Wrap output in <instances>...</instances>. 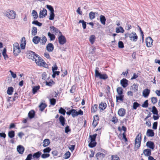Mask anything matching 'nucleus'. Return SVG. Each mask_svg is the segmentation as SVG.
Returning <instances> with one entry per match:
<instances>
[{
    "instance_id": "f257e3e1",
    "label": "nucleus",
    "mask_w": 160,
    "mask_h": 160,
    "mask_svg": "<svg viewBox=\"0 0 160 160\" xmlns=\"http://www.w3.org/2000/svg\"><path fill=\"white\" fill-rule=\"evenodd\" d=\"M28 54V58L29 59L35 61L37 65L40 66H44L46 64L43 59L38 55L31 51H29L27 52Z\"/></svg>"
},
{
    "instance_id": "f03ea898",
    "label": "nucleus",
    "mask_w": 160,
    "mask_h": 160,
    "mask_svg": "<svg viewBox=\"0 0 160 160\" xmlns=\"http://www.w3.org/2000/svg\"><path fill=\"white\" fill-rule=\"evenodd\" d=\"M4 16L8 18L14 19L15 18L16 12L12 10L8 9L4 13Z\"/></svg>"
},
{
    "instance_id": "7ed1b4c3",
    "label": "nucleus",
    "mask_w": 160,
    "mask_h": 160,
    "mask_svg": "<svg viewBox=\"0 0 160 160\" xmlns=\"http://www.w3.org/2000/svg\"><path fill=\"white\" fill-rule=\"evenodd\" d=\"M99 68L98 67L96 68L95 71V76L97 78H99L100 79L105 80L108 78V76L106 74H101L98 70Z\"/></svg>"
},
{
    "instance_id": "20e7f679",
    "label": "nucleus",
    "mask_w": 160,
    "mask_h": 160,
    "mask_svg": "<svg viewBox=\"0 0 160 160\" xmlns=\"http://www.w3.org/2000/svg\"><path fill=\"white\" fill-rule=\"evenodd\" d=\"M71 112L72 116L73 118L78 116L79 115H82L83 114V112L81 109L79 110V111L77 112L76 110L72 109Z\"/></svg>"
},
{
    "instance_id": "39448f33",
    "label": "nucleus",
    "mask_w": 160,
    "mask_h": 160,
    "mask_svg": "<svg viewBox=\"0 0 160 160\" xmlns=\"http://www.w3.org/2000/svg\"><path fill=\"white\" fill-rule=\"evenodd\" d=\"M58 42L59 44L61 45L64 44L66 42V40L65 37L63 36L62 34H61L58 37Z\"/></svg>"
},
{
    "instance_id": "423d86ee",
    "label": "nucleus",
    "mask_w": 160,
    "mask_h": 160,
    "mask_svg": "<svg viewBox=\"0 0 160 160\" xmlns=\"http://www.w3.org/2000/svg\"><path fill=\"white\" fill-rule=\"evenodd\" d=\"M130 38L131 40L136 42L138 38V37L135 32H132L130 33Z\"/></svg>"
},
{
    "instance_id": "0eeeda50",
    "label": "nucleus",
    "mask_w": 160,
    "mask_h": 160,
    "mask_svg": "<svg viewBox=\"0 0 160 160\" xmlns=\"http://www.w3.org/2000/svg\"><path fill=\"white\" fill-rule=\"evenodd\" d=\"M47 15V10L46 9L43 8L42 10H40L39 14V17L40 18H42L46 17Z\"/></svg>"
},
{
    "instance_id": "6e6552de",
    "label": "nucleus",
    "mask_w": 160,
    "mask_h": 160,
    "mask_svg": "<svg viewBox=\"0 0 160 160\" xmlns=\"http://www.w3.org/2000/svg\"><path fill=\"white\" fill-rule=\"evenodd\" d=\"M146 45L148 47H151L152 45L153 42V40L151 37H148L146 40Z\"/></svg>"
},
{
    "instance_id": "1a4fd4ad",
    "label": "nucleus",
    "mask_w": 160,
    "mask_h": 160,
    "mask_svg": "<svg viewBox=\"0 0 160 160\" xmlns=\"http://www.w3.org/2000/svg\"><path fill=\"white\" fill-rule=\"evenodd\" d=\"M120 84L123 88H125L128 85V80L125 78H123L121 80Z\"/></svg>"
},
{
    "instance_id": "9d476101",
    "label": "nucleus",
    "mask_w": 160,
    "mask_h": 160,
    "mask_svg": "<svg viewBox=\"0 0 160 160\" xmlns=\"http://www.w3.org/2000/svg\"><path fill=\"white\" fill-rule=\"evenodd\" d=\"M126 113V110L123 108H121L119 109L118 111V115L121 117L124 116Z\"/></svg>"
},
{
    "instance_id": "9b49d317",
    "label": "nucleus",
    "mask_w": 160,
    "mask_h": 160,
    "mask_svg": "<svg viewBox=\"0 0 160 160\" xmlns=\"http://www.w3.org/2000/svg\"><path fill=\"white\" fill-rule=\"evenodd\" d=\"M50 29L52 33L55 32L56 33H59V34H61L62 33L60 31L58 28L54 27L53 26L50 27Z\"/></svg>"
},
{
    "instance_id": "f8f14e48",
    "label": "nucleus",
    "mask_w": 160,
    "mask_h": 160,
    "mask_svg": "<svg viewBox=\"0 0 160 160\" xmlns=\"http://www.w3.org/2000/svg\"><path fill=\"white\" fill-rule=\"evenodd\" d=\"M17 150L19 153L22 154L24 151V148L22 146L19 145L17 147Z\"/></svg>"
},
{
    "instance_id": "ddd939ff",
    "label": "nucleus",
    "mask_w": 160,
    "mask_h": 160,
    "mask_svg": "<svg viewBox=\"0 0 160 160\" xmlns=\"http://www.w3.org/2000/svg\"><path fill=\"white\" fill-rule=\"evenodd\" d=\"M146 146L150 148L153 150L154 148L155 145L153 142L148 141L146 143Z\"/></svg>"
},
{
    "instance_id": "4468645a",
    "label": "nucleus",
    "mask_w": 160,
    "mask_h": 160,
    "mask_svg": "<svg viewBox=\"0 0 160 160\" xmlns=\"http://www.w3.org/2000/svg\"><path fill=\"white\" fill-rule=\"evenodd\" d=\"M26 44L25 38L23 37L22 39V41L20 44V46L22 49H24L25 48Z\"/></svg>"
},
{
    "instance_id": "2eb2a0df",
    "label": "nucleus",
    "mask_w": 160,
    "mask_h": 160,
    "mask_svg": "<svg viewBox=\"0 0 160 160\" xmlns=\"http://www.w3.org/2000/svg\"><path fill=\"white\" fill-rule=\"evenodd\" d=\"M146 135L148 137H152L154 136V133L153 130L150 129H148L147 131Z\"/></svg>"
},
{
    "instance_id": "dca6fc26",
    "label": "nucleus",
    "mask_w": 160,
    "mask_h": 160,
    "mask_svg": "<svg viewBox=\"0 0 160 160\" xmlns=\"http://www.w3.org/2000/svg\"><path fill=\"white\" fill-rule=\"evenodd\" d=\"M59 120L60 124L63 126H64L66 121L64 117L62 116H60L59 118Z\"/></svg>"
},
{
    "instance_id": "f3484780",
    "label": "nucleus",
    "mask_w": 160,
    "mask_h": 160,
    "mask_svg": "<svg viewBox=\"0 0 160 160\" xmlns=\"http://www.w3.org/2000/svg\"><path fill=\"white\" fill-rule=\"evenodd\" d=\"M143 153L145 156L148 157L151 155V150L148 149H144L143 151Z\"/></svg>"
},
{
    "instance_id": "a211bd4d",
    "label": "nucleus",
    "mask_w": 160,
    "mask_h": 160,
    "mask_svg": "<svg viewBox=\"0 0 160 160\" xmlns=\"http://www.w3.org/2000/svg\"><path fill=\"white\" fill-rule=\"evenodd\" d=\"M41 38L38 36H36L33 38L32 41L35 44H38L40 41Z\"/></svg>"
},
{
    "instance_id": "6ab92c4d",
    "label": "nucleus",
    "mask_w": 160,
    "mask_h": 160,
    "mask_svg": "<svg viewBox=\"0 0 160 160\" xmlns=\"http://www.w3.org/2000/svg\"><path fill=\"white\" fill-rule=\"evenodd\" d=\"M42 153L40 151H38L36 153H34L32 157L33 159H38V158L41 155Z\"/></svg>"
},
{
    "instance_id": "aec40b11",
    "label": "nucleus",
    "mask_w": 160,
    "mask_h": 160,
    "mask_svg": "<svg viewBox=\"0 0 160 160\" xmlns=\"http://www.w3.org/2000/svg\"><path fill=\"white\" fill-rule=\"evenodd\" d=\"M47 49L49 52H52L53 51L54 48V46L53 44L52 43H49L47 45Z\"/></svg>"
},
{
    "instance_id": "412c9836",
    "label": "nucleus",
    "mask_w": 160,
    "mask_h": 160,
    "mask_svg": "<svg viewBox=\"0 0 160 160\" xmlns=\"http://www.w3.org/2000/svg\"><path fill=\"white\" fill-rule=\"evenodd\" d=\"M150 92V90L148 89H145L143 92V96L145 98L147 97Z\"/></svg>"
},
{
    "instance_id": "4be33fe9",
    "label": "nucleus",
    "mask_w": 160,
    "mask_h": 160,
    "mask_svg": "<svg viewBox=\"0 0 160 160\" xmlns=\"http://www.w3.org/2000/svg\"><path fill=\"white\" fill-rule=\"evenodd\" d=\"M21 52L20 47L18 48H13V53L15 56H17Z\"/></svg>"
},
{
    "instance_id": "5701e85b",
    "label": "nucleus",
    "mask_w": 160,
    "mask_h": 160,
    "mask_svg": "<svg viewBox=\"0 0 160 160\" xmlns=\"http://www.w3.org/2000/svg\"><path fill=\"white\" fill-rule=\"evenodd\" d=\"M95 156L97 159H99L104 158L105 157V155L104 154L99 152L97 153Z\"/></svg>"
},
{
    "instance_id": "b1692460",
    "label": "nucleus",
    "mask_w": 160,
    "mask_h": 160,
    "mask_svg": "<svg viewBox=\"0 0 160 160\" xmlns=\"http://www.w3.org/2000/svg\"><path fill=\"white\" fill-rule=\"evenodd\" d=\"M107 105L106 103L102 102L99 105V108L102 110H104L107 107Z\"/></svg>"
},
{
    "instance_id": "393cba45",
    "label": "nucleus",
    "mask_w": 160,
    "mask_h": 160,
    "mask_svg": "<svg viewBox=\"0 0 160 160\" xmlns=\"http://www.w3.org/2000/svg\"><path fill=\"white\" fill-rule=\"evenodd\" d=\"M141 134L139 133L136 137L135 140V143L141 142Z\"/></svg>"
},
{
    "instance_id": "a878e982",
    "label": "nucleus",
    "mask_w": 160,
    "mask_h": 160,
    "mask_svg": "<svg viewBox=\"0 0 160 160\" xmlns=\"http://www.w3.org/2000/svg\"><path fill=\"white\" fill-rule=\"evenodd\" d=\"M40 88L39 85L36 86L32 88V92L33 94H35Z\"/></svg>"
},
{
    "instance_id": "bb28decb",
    "label": "nucleus",
    "mask_w": 160,
    "mask_h": 160,
    "mask_svg": "<svg viewBox=\"0 0 160 160\" xmlns=\"http://www.w3.org/2000/svg\"><path fill=\"white\" fill-rule=\"evenodd\" d=\"M50 140L48 139H45L43 142V146L44 147H45L48 146L50 144Z\"/></svg>"
},
{
    "instance_id": "cd10ccee",
    "label": "nucleus",
    "mask_w": 160,
    "mask_h": 160,
    "mask_svg": "<svg viewBox=\"0 0 160 160\" xmlns=\"http://www.w3.org/2000/svg\"><path fill=\"white\" fill-rule=\"evenodd\" d=\"M14 91V88L12 87H10L8 88L7 90V93L9 95H11Z\"/></svg>"
},
{
    "instance_id": "c85d7f7f",
    "label": "nucleus",
    "mask_w": 160,
    "mask_h": 160,
    "mask_svg": "<svg viewBox=\"0 0 160 160\" xmlns=\"http://www.w3.org/2000/svg\"><path fill=\"white\" fill-rule=\"evenodd\" d=\"M124 32V30L122 27L120 26L118 27H117L116 28V32L117 33H123Z\"/></svg>"
},
{
    "instance_id": "c756f323",
    "label": "nucleus",
    "mask_w": 160,
    "mask_h": 160,
    "mask_svg": "<svg viewBox=\"0 0 160 160\" xmlns=\"http://www.w3.org/2000/svg\"><path fill=\"white\" fill-rule=\"evenodd\" d=\"M35 114V112L34 110H31L28 113V116L29 118L31 119L34 118Z\"/></svg>"
},
{
    "instance_id": "7c9ffc66",
    "label": "nucleus",
    "mask_w": 160,
    "mask_h": 160,
    "mask_svg": "<svg viewBox=\"0 0 160 160\" xmlns=\"http://www.w3.org/2000/svg\"><path fill=\"white\" fill-rule=\"evenodd\" d=\"M42 39L40 40V43L42 45H44L47 41L46 37L44 36H42Z\"/></svg>"
},
{
    "instance_id": "2f4dec72",
    "label": "nucleus",
    "mask_w": 160,
    "mask_h": 160,
    "mask_svg": "<svg viewBox=\"0 0 160 160\" xmlns=\"http://www.w3.org/2000/svg\"><path fill=\"white\" fill-rule=\"evenodd\" d=\"M98 105L96 104L92 106L91 108L92 112H96L98 109Z\"/></svg>"
},
{
    "instance_id": "473e14b6",
    "label": "nucleus",
    "mask_w": 160,
    "mask_h": 160,
    "mask_svg": "<svg viewBox=\"0 0 160 160\" xmlns=\"http://www.w3.org/2000/svg\"><path fill=\"white\" fill-rule=\"evenodd\" d=\"M100 17V21L101 23L102 24H103V25H105V21L106 20L105 17L104 16L102 15H101Z\"/></svg>"
},
{
    "instance_id": "72a5a7b5",
    "label": "nucleus",
    "mask_w": 160,
    "mask_h": 160,
    "mask_svg": "<svg viewBox=\"0 0 160 160\" xmlns=\"http://www.w3.org/2000/svg\"><path fill=\"white\" fill-rule=\"evenodd\" d=\"M7 52V49L6 48H4L2 52V55L3 56L4 59H6V58H8V55L6 54Z\"/></svg>"
},
{
    "instance_id": "f704fd0d",
    "label": "nucleus",
    "mask_w": 160,
    "mask_h": 160,
    "mask_svg": "<svg viewBox=\"0 0 160 160\" xmlns=\"http://www.w3.org/2000/svg\"><path fill=\"white\" fill-rule=\"evenodd\" d=\"M48 35L50 38V40L53 41L55 40V36L53 34L51 33L50 32H49L48 33Z\"/></svg>"
},
{
    "instance_id": "c9c22d12",
    "label": "nucleus",
    "mask_w": 160,
    "mask_h": 160,
    "mask_svg": "<svg viewBox=\"0 0 160 160\" xmlns=\"http://www.w3.org/2000/svg\"><path fill=\"white\" fill-rule=\"evenodd\" d=\"M47 106V105L45 103H42L39 106L40 110L41 111H43Z\"/></svg>"
},
{
    "instance_id": "e433bc0d",
    "label": "nucleus",
    "mask_w": 160,
    "mask_h": 160,
    "mask_svg": "<svg viewBox=\"0 0 160 160\" xmlns=\"http://www.w3.org/2000/svg\"><path fill=\"white\" fill-rule=\"evenodd\" d=\"M123 89L121 87H118L117 89V91L119 95H122Z\"/></svg>"
},
{
    "instance_id": "4c0bfd02",
    "label": "nucleus",
    "mask_w": 160,
    "mask_h": 160,
    "mask_svg": "<svg viewBox=\"0 0 160 160\" xmlns=\"http://www.w3.org/2000/svg\"><path fill=\"white\" fill-rule=\"evenodd\" d=\"M8 137L10 138H13L15 136V132L14 131L12 130L8 132Z\"/></svg>"
},
{
    "instance_id": "58836bf2",
    "label": "nucleus",
    "mask_w": 160,
    "mask_h": 160,
    "mask_svg": "<svg viewBox=\"0 0 160 160\" xmlns=\"http://www.w3.org/2000/svg\"><path fill=\"white\" fill-rule=\"evenodd\" d=\"M96 13V12H91L89 13V18L90 19H93L95 18V14Z\"/></svg>"
},
{
    "instance_id": "ea45409f",
    "label": "nucleus",
    "mask_w": 160,
    "mask_h": 160,
    "mask_svg": "<svg viewBox=\"0 0 160 160\" xmlns=\"http://www.w3.org/2000/svg\"><path fill=\"white\" fill-rule=\"evenodd\" d=\"M37 29L36 27H33L32 30V35L35 36L37 34Z\"/></svg>"
},
{
    "instance_id": "a19ab883",
    "label": "nucleus",
    "mask_w": 160,
    "mask_h": 160,
    "mask_svg": "<svg viewBox=\"0 0 160 160\" xmlns=\"http://www.w3.org/2000/svg\"><path fill=\"white\" fill-rule=\"evenodd\" d=\"M124 96L122 95H119V96H116V101L118 102V100L122 102L123 100Z\"/></svg>"
},
{
    "instance_id": "79ce46f5",
    "label": "nucleus",
    "mask_w": 160,
    "mask_h": 160,
    "mask_svg": "<svg viewBox=\"0 0 160 160\" xmlns=\"http://www.w3.org/2000/svg\"><path fill=\"white\" fill-rule=\"evenodd\" d=\"M32 14L34 19H36L38 17V14L37 12L35 10H33L32 11Z\"/></svg>"
},
{
    "instance_id": "37998d69",
    "label": "nucleus",
    "mask_w": 160,
    "mask_h": 160,
    "mask_svg": "<svg viewBox=\"0 0 160 160\" xmlns=\"http://www.w3.org/2000/svg\"><path fill=\"white\" fill-rule=\"evenodd\" d=\"M152 112L155 115H158V111L156 107L154 106H153L152 107Z\"/></svg>"
},
{
    "instance_id": "c03bdc74",
    "label": "nucleus",
    "mask_w": 160,
    "mask_h": 160,
    "mask_svg": "<svg viewBox=\"0 0 160 160\" xmlns=\"http://www.w3.org/2000/svg\"><path fill=\"white\" fill-rule=\"evenodd\" d=\"M95 37L94 35H92L89 38V41L92 44H93L95 41Z\"/></svg>"
},
{
    "instance_id": "a18cd8bd",
    "label": "nucleus",
    "mask_w": 160,
    "mask_h": 160,
    "mask_svg": "<svg viewBox=\"0 0 160 160\" xmlns=\"http://www.w3.org/2000/svg\"><path fill=\"white\" fill-rule=\"evenodd\" d=\"M97 143L95 141H91V142L88 144L89 146L91 148H92L95 147Z\"/></svg>"
},
{
    "instance_id": "49530a36",
    "label": "nucleus",
    "mask_w": 160,
    "mask_h": 160,
    "mask_svg": "<svg viewBox=\"0 0 160 160\" xmlns=\"http://www.w3.org/2000/svg\"><path fill=\"white\" fill-rule=\"evenodd\" d=\"M59 112L63 115H65L66 112V110L63 108L61 107L59 110Z\"/></svg>"
},
{
    "instance_id": "de8ad7c7",
    "label": "nucleus",
    "mask_w": 160,
    "mask_h": 160,
    "mask_svg": "<svg viewBox=\"0 0 160 160\" xmlns=\"http://www.w3.org/2000/svg\"><path fill=\"white\" fill-rule=\"evenodd\" d=\"M82 23V27L84 29H85L86 27V22L83 20H80L79 23Z\"/></svg>"
},
{
    "instance_id": "09e8293b",
    "label": "nucleus",
    "mask_w": 160,
    "mask_h": 160,
    "mask_svg": "<svg viewBox=\"0 0 160 160\" xmlns=\"http://www.w3.org/2000/svg\"><path fill=\"white\" fill-rule=\"evenodd\" d=\"M32 23L33 24H35V25H37L39 27L41 26L42 24L39 22L37 20H34L32 22Z\"/></svg>"
},
{
    "instance_id": "8fccbe9b",
    "label": "nucleus",
    "mask_w": 160,
    "mask_h": 160,
    "mask_svg": "<svg viewBox=\"0 0 160 160\" xmlns=\"http://www.w3.org/2000/svg\"><path fill=\"white\" fill-rule=\"evenodd\" d=\"M140 104L137 102H134L133 105V109L135 110L139 106Z\"/></svg>"
},
{
    "instance_id": "3c124183",
    "label": "nucleus",
    "mask_w": 160,
    "mask_h": 160,
    "mask_svg": "<svg viewBox=\"0 0 160 160\" xmlns=\"http://www.w3.org/2000/svg\"><path fill=\"white\" fill-rule=\"evenodd\" d=\"M97 134H95L92 135H90L89 137L90 138L91 141H95Z\"/></svg>"
},
{
    "instance_id": "603ef678",
    "label": "nucleus",
    "mask_w": 160,
    "mask_h": 160,
    "mask_svg": "<svg viewBox=\"0 0 160 160\" xmlns=\"http://www.w3.org/2000/svg\"><path fill=\"white\" fill-rule=\"evenodd\" d=\"M50 16L49 18V19L50 20H53L54 19V18L55 17V14L54 13V12H50Z\"/></svg>"
},
{
    "instance_id": "864d4df0",
    "label": "nucleus",
    "mask_w": 160,
    "mask_h": 160,
    "mask_svg": "<svg viewBox=\"0 0 160 160\" xmlns=\"http://www.w3.org/2000/svg\"><path fill=\"white\" fill-rule=\"evenodd\" d=\"M70 152L69 151H68L64 155V158L65 159H68L70 157Z\"/></svg>"
},
{
    "instance_id": "5fc2aeb1",
    "label": "nucleus",
    "mask_w": 160,
    "mask_h": 160,
    "mask_svg": "<svg viewBox=\"0 0 160 160\" xmlns=\"http://www.w3.org/2000/svg\"><path fill=\"white\" fill-rule=\"evenodd\" d=\"M46 6L47 8L50 11V12H54L53 8L52 6L47 5Z\"/></svg>"
},
{
    "instance_id": "6e6d98bb",
    "label": "nucleus",
    "mask_w": 160,
    "mask_h": 160,
    "mask_svg": "<svg viewBox=\"0 0 160 160\" xmlns=\"http://www.w3.org/2000/svg\"><path fill=\"white\" fill-rule=\"evenodd\" d=\"M50 104L52 105H55L56 103V99L54 98H51L49 100Z\"/></svg>"
},
{
    "instance_id": "4d7b16f0",
    "label": "nucleus",
    "mask_w": 160,
    "mask_h": 160,
    "mask_svg": "<svg viewBox=\"0 0 160 160\" xmlns=\"http://www.w3.org/2000/svg\"><path fill=\"white\" fill-rule=\"evenodd\" d=\"M76 87L75 85H73L70 89V92L72 93H74L76 91Z\"/></svg>"
},
{
    "instance_id": "13d9d810",
    "label": "nucleus",
    "mask_w": 160,
    "mask_h": 160,
    "mask_svg": "<svg viewBox=\"0 0 160 160\" xmlns=\"http://www.w3.org/2000/svg\"><path fill=\"white\" fill-rule=\"evenodd\" d=\"M111 158V160H120L119 157L116 155H112Z\"/></svg>"
},
{
    "instance_id": "bf43d9fd",
    "label": "nucleus",
    "mask_w": 160,
    "mask_h": 160,
    "mask_svg": "<svg viewBox=\"0 0 160 160\" xmlns=\"http://www.w3.org/2000/svg\"><path fill=\"white\" fill-rule=\"evenodd\" d=\"M148 100H146L142 105V106L143 108H146L148 107Z\"/></svg>"
},
{
    "instance_id": "052dcab7",
    "label": "nucleus",
    "mask_w": 160,
    "mask_h": 160,
    "mask_svg": "<svg viewBox=\"0 0 160 160\" xmlns=\"http://www.w3.org/2000/svg\"><path fill=\"white\" fill-rule=\"evenodd\" d=\"M134 92H136L138 90V85L137 84H134L132 86Z\"/></svg>"
},
{
    "instance_id": "680f3d73",
    "label": "nucleus",
    "mask_w": 160,
    "mask_h": 160,
    "mask_svg": "<svg viewBox=\"0 0 160 160\" xmlns=\"http://www.w3.org/2000/svg\"><path fill=\"white\" fill-rule=\"evenodd\" d=\"M152 102L153 104H155L157 102V98L153 97L151 98Z\"/></svg>"
},
{
    "instance_id": "e2e57ef3",
    "label": "nucleus",
    "mask_w": 160,
    "mask_h": 160,
    "mask_svg": "<svg viewBox=\"0 0 160 160\" xmlns=\"http://www.w3.org/2000/svg\"><path fill=\"white\" fill-rule=\"evenodd\" d=\"M50 156V154L48 153H44L41 155V157L42 158H48Z\"/></svg>"
},
{
    "instance_id": "0e129e2a",
    "label": "nucleus",
    "mask_w": 160,
    "mask_h": 160,
    "mask_svg": "<svg viewBox=\"0 0 160 160\" xmlns=\"http://www.w3.org/2000/svg\"><path fill=\"white\" fill-rule=\"evenodd\" d=\"M53 74L52 75V77L53 78H55L56 75H58L60 73L59 71H54L52 72Z\"/></svg>"
},
{
    "instance_id": "69168bd1",
    "label": "nucleus",
    "mask_w": 160,
    "mask_h": 160,
    "mask_svg": "<svg viewBox=\"0 0 160 160\" xmlns=\"http://www.w3.org/2000/svg\"><path fill=\"white\" fill-rule=\"evenodd\" d=\"M118 46L119 48H123L124 46L123 42L122 41H119L118 43Z\"/></svg>"
},
{
    "instance_id": "338daca9",
    "label": "nucleus",
    "mask_w": 160,
    "mask_h": 160,
    "mask_svg": "<svg viewBox=\"0 0 160 160\" xmlns=\"http://www.w3.org/2000/svg\"><path fill=\"white\" fill-rule=\"evenodd\" d=\"M51 150V148L49 147H47L43 150V152L44 153H49Z\"/></svg>"
},
{
    "instance_id": "774afa93",
    "label": "nucleus",
    "mask_w": 160,
    "mask_h": 160,
    "mask_svg": "<svg viewBox=\"0 0 160 160\" xmlns=\"http://www.w3.org/2000/svg\"><path fill=\"white\" fill-rule=\"evenodd\" d=\"M32 154L31 153L28 154L25 160H31L32 158Z\"/></svg>"
}]
</instances>
